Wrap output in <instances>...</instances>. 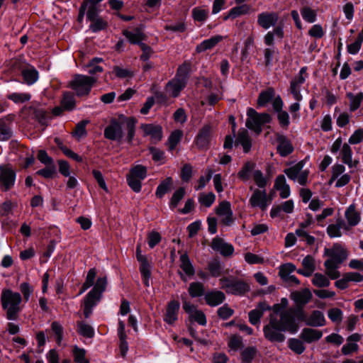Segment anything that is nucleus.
I'll use <instances>...</instances> for the list:
<instances>
[{
	"label": "nucleus",
	"instance_id": "nucleus-44",
	"mask_svg": "<svg viewBox=\"0 0 363 363\" xmlns=\"http://www.w3.org/2000/svg\"><path fill=\"white\" fill-rule=\"evenodd\" d=\"M341 158L342 161L344 164H347L349 167H353V162H352V150L351 147L347 143H344L341 152Z\"/></svg>",
	"mask_w": 363,
	"mask_h": 363
},
{
	"label": "nucleus",
	"instance_id": "nucleus-55",
	"mask_svg": "<svg viewBox=\"0 0 363 363\" xmlns=\"http://www.w3.org/2000/svg\"><path fill=\"white\" fill-rule=\"evenodd\" d=\"M101 297V295H100L99 293L95 292V291H90L84 298V305L94 308L97 305Z\"/></svg>",
	"mask_w": 363,
	"mask_h": 363
},
{
	"label": "nucleus",
	"instance_id": "nucleus-23",
	"mask_svg": "<svg viewBox=\"0 0 363 363\" xmlns=\"http://www.w3.org/2000/svg\"><path fill=\"white\" fill-rule=\"evenodd\" d=\"M179 307L177 301H171L167 305L164 320L168 324H173L177 320Z\"/></svg>",
	"mask_w": 363,
	"mask_h": 363
},
{
	"label": "nucleus",
	"instance_id": "nucleus-39",
	"mask_svg": "<svg viewBox=\"0 0 363 363\" xmlns=\"http://www.w3.org/2000/svg\"><path fill=\"white\" fill-rule=\"evenodd\" d=\"M304 165L305 162L300 161L292 167L285 169L284 172L290 179L296 182L298 176L303 170Z\"/></svg>",
	"mask_w": 363,
	"mask_h": 363
},
{
	"label": "nucleus",
	"instance_id": "nucleus-36",
	"mask_svg": "<svg viewBox=\"0 0 363 363\" xmlns=\"http://www.w3.org/2000/svg\"><path fill=\"white\" fill-rule=\"evenodd\" d=\"M173 184V179L170 177H167L162 181L157 187L155 195L157 197L162 199L167 192L171 190Z\"/></svg>",
	"mask_w": 363,
	"mask_h": 363
},
{
	"label": "nucleus",
	"instance_id": "nucleus-38",
	"mask_svg": "<svg viewBox=\"0 0 363 363\" xmlns=\"http://www.w3.org/2000/svg\"><path fill=\"white\" fill-rule=\"evenodd\" d=\"M347 98L350 101V111L351 112L357 110L363 101V93L359 92L357 94H354L352 92H347L346 94Z\"/></svg>",
	"mask_w": 363,
	"mask_h": 363
},
{
	"label": "nucleus",
	"instance_id": "nucleus-10",
	"mask_svg": "<svg viewBox=\"0 0 363 363\" xmlns=\"http://www.w3.org/2000/svg\"><path fill=\"white\" fill-rule=\"evenodd\" d=\"M104 134L106 139L121 143L124 135L122 123L116 119H112L105 128Z\"/></svg>",
	"mask_w": 363,
	"mask_h": 363
},
{
	"label": "nucleus",
	"instance_id": "nucleus-22",
	"mask_svg": "<svg viewBox=\"0 0 363 363\" xmlns=\"http://www.w3.org/2000/svg\"><path fill=\"white\" fill-rule=\"evenodd\" d=\"M204 298L208 306L215 307L221 304L225 301V295L220 291L212 290L205 294Z\"/></svg>",
	"mask_w": 363,
	"mask_h": 363
},
{
	"label": "nucleus",
	"instance_id": "nucleus-31",
	"mask_svg": "<svg viewBox=\"0 0 363 363\" xmlns=\"http://www.w3.org/2000/svg\"><path fill=\"white\" fill-rule=\"evenodd\" d=\"M223 39L222 35H214L208 39L204 40L200 44H199L196 50L197 52H202L207 50L211 49L215 47L219 42H220Z\"/></svg>",
	"mask_w": 363,
	"mask_h": 363
},
{
	"label": "nucleus",
	"instance_id": "nucleus-2",
	"mask_svg": "<svg viewBox=\"0 0 363 363\" xmlns=\"http://www.w3.org/2000/svg\"><path fill=\"white\" fill-rule=\"evenodd\" d=\"M22 297L18 292L11 290H4L1 293V306L6 311V318L9 320H16L21 311V303Z\"/></svg>",
	"mask_w": 363,
	"mask_h": 363
},
{
	"label": "nucleus",
	"instance_id": "nucleus-29",
	"mask_svg": "<svg viewBox=\"0 0 363 363\" xmlns=\"http://www.w3.org/2000/svg\"><path fill=\"white\" fill-rule=\"evenodd\" d=\"M123 34L130 43L138 44L139 46L141 43H143V40L145 38L144 33L139 28H135L132 30H125L123 32Z\"/></svg>",
	"mask_w": 363,
	"mask_h": 363
},
{
	"label": "nucleus",
	"instance_id": "nucleus-3",
	"mask_svg": "<svg viewBox=\"0 0 363 363\" xmlns=\"http://www.w3.org/2000/svg\"><path fill=\"white\" fill-rule=\"evenodd\" d=\"M279 324L285 330L291 334L298 331V323L296 317L298 320H303L306 318L304 311L301 308H288L280 313Z\"/></svg>",
	"mask_w": 363,
	"mask_h": 363
},
{
	"label": "nucleus",
	"instance_id": "nucleus-52",
	"mask_svg": "<svg viewBox=\"0 0 363 363\" xmlns=\"http://www.w3.org/2000/svg\"><path fill=\"white\" fill-rule=\"evenodd\" d=\"M7 97L16 104H23L30 101L31 95L29 93L14 92L9 94Z\"/></svg>",
	"mask_w": 363,
	"mask_h": 363
},
{
	"label": "nucleus",
	"instance_id": "nucleus-32",
	"mask_svg": "<svg viewBox=\"0 0 363 363\" xmlns=\"http://www.w3.org/2000/svg\"><path fill=\"white\" fill-rule=\"evenodd\" d=\"M21 73L24 82L29 86L35 84L39 78L38 72L33 66L23 69Z\"/></svg>",
	"mask_w": 363,
	"mask_h": 363
},
{
	"label": "nucleus",
	"instance_id": "nucleus-62",
	"mask_svg": "<svg viewBox=\"0 0 363 363\" xmlns=\"http://www.w3.org/2000/svg\"><path fill=\"white\" fill-rule=\"evenodd\" d=\"M252 177L256 185L259 188L264 189L267 186V178L260 170H255L252 173Z\"/></svg>",
	"mask_w": 363,
	"mask_h": 363
},
{
	"label": "nucleus",
	"instance_id": "nucleus-54",
	"mask_svg": "<svg viewBox=\"0 0 363 363\" xmlns=\"http://www.w3.org/2000/svg\"><path fill=\"white\" fill-rule=\"evenodd\" d=\"M301 14L303 19L308 23H312L316 21V12L308 6L302 8L301 9Z\"/></svg>",
	"mask_w": 363,
	"mask_h": 363
},
{
	"label": "nucleus",
	"instance_id": "nucleus-6",
	"mask_svg": "<svg viewBox=\"0 0 363 363\" xmlns=\"http://www.w3.org/2000/svg\"><path fill=\"white\" fill-rule=\"evenodd\" d=\"M97 77L83 74H76L70 82L71 88L78 96L88 95L93 85L96 82Z\"/></svg>",
	"mask_w": 363,
	"mask_h": 363
},
{
	"label": "nucleus",
	"instance_id": "nucleus-15",
	"mask_svg": "<svg viewBox=\"0 0 363 363\" xmlns=\"http://www.w3.org/2000/svg\"><path fill=\"white\" fill-rule=\"evenodd\" d=\"M277 152L281 157H286L294 151V147L291 142L286 136L282 134H277Z\"/></svg>",
	"mask_w": 363,
	"mask_h": 363
},
{
	"label": "nucleus",
	"instance_id": "nucleus-11",
	"mask_svg": "<svg viewBox=\"0 0 363 363\" xmlns=\"http://www.w3.org/2000/svg\"><path fill=\"white\" fill-rule=\"evenodd\" d=\"M284 102L279 95L273 101L272 107L274 111L277 113V119L280 126L286 129L290 124V119L289 113L283 111Z\"/></svg>",
	"mask_w": 363,
	"mask_h": 363
},
{
	"label": "nucleus",
	"instance_id": "nucleus-5",
	"mask_svg": "<svg viewBox=\"0 0 363 363\" xmlns=\"http://www.w3.org/2000/svg\"><path fill=\"white\" fill-rule=\"evenodd\" d=\"M189 67L187 65H182L179 67L176 76L166 85L165 89L171 96L177 97L181 91L186 86L189 77Z\"/></svg>",
	"mask_w": 363,
	"mask_h": 363
},
{
	"label": "nucleus",
	"instance_id": "nucleus-51",
	"mask_svg": "<svg viewBox=\"0 0 363 363\" xmlns=\"http://www.w3.org/2000/svg\"><path fill=\"white\" fill-rule=\"evenodd\" d=\"M216 195L213 192L201 193L199 196V202L206 208H209L214 203Z\"/></svg>",
	"mask_w": 363,
	"mask_h": 363
},
{
	"label": "nucleus",
	"instance_id": "nucleus-33",
	"mask_svg": "<svg viewBox=\"0 0 363 363\" xmlns=\"http://www.w3.org/2000/svg\"><path fill=\"white\" fill-rule=\"evenodd\" d=\"M345 216L350 227L355 226L360 222V213L356 211V208L353 204L349 206L347 208Z\"/></svg>",
	"mask_w": 363,
	"mask_h": 363
},
{
	"label": "nucleus",
	"instance_id": "nucleus-45",
	"mask_svg": "<svg viewBox=\"0 0 363 363\" xmlns=\"http://www.w3.org/2000/svg\"><path fill=\"white\" fill-rule=\"evenodd\" d=\"M249 10L250 7L247 4L233 7L229 11L228 14L224 17V20H228V18H236L241 15L247 13Z\"/></svg>",
	"mask_w": 363,
	"mask_h": 363
},
{
	"label": "nucleus",
	"instance_id": "nucleus-40",
	"mask_svg": "<svg viewBox=\"0 0 363 363\" xmlns=\"http://www.w3.org/2000/svg\"><path fill=\"white\" fill-rule=\"evenodd\" d=\"M207 269L212 277H218L223 272V264L218 259H213L208 262Z\"/></svg>",
	"mask_w": 363,
	"mask_h": 363
},
{
	"label": "nucleus",
	"instance_id": "nucleus-25",
	"mask_svg": "<svg viewBox=\"0 0 363 363\" xmlns=\"http://www.w3.org/2000/svg\"><path fill=\"white\" fill-rule=\"evenodd\" d=\"M211 247L214 250L218 251L223 256H230L234 252L233 245L224 242L220 238H215L213 240Z\"/></svg>",
	"mask_w": 363,
	"mask_h": 363
},
{
	"label": "nucleus",
	"instance_id": "nucleus-60",
	"mask_svg": "<svg viewBox=\"0 0 363 363\" xmlns=\"http://www.w3.org/2000/svg\"><path fill=\"white\" fill-rule=\"evenodd\" d=\"M129 174L143 181L147 176V169L145 167L138 164L130 169Z\"/></svg>",
	"mask_w": 363,
	"mask_h": 363
},
{
	"label": "nucleus",
	"instance_id": "nucleus-9",
	"mask_svg": "<svg viewBox=\"0 0 363 363\" xmlns=\"http://www.w3.org/2000/svg\"><path fill=\"white\" fill-rule=\"evenodd\" d=\"M182 308L188 314L191 322H196L202 326H205L206 325L207 320L204 313L201 310H198L190 301L183 299Z\"/></svg>",
	"mask_w": 363,
	"mask_h": 363
},
{
	"label": "nucleus",
	"instance_id": "nucleus-7",
	"mask_svg": "<svg viewBox=\"0 0 363 363\" xmlns=\"http://www.w3.org/2000/svg\"><path fill=\"white\" fill-rule=\"evenodd\" d=\"M247 116L246 126L257 134L261 133L263 125L269 123L272 121V117L269 113H259L252 108L247 109Z\"/></svg>",
	"mask_w": 363,
	"mask_h": 363
},
{
	"label": "nucleus",
	"instance_id": "nucleus-56",
	"mask_svg": "<svg viewBox=\"0 0 363 363\" xmlns=\"http://www.w3.org/2000/svg\"><path fill=\"white\" fill-rule=\"evenodd\" d=\"M257 352V350L255 347H246L241 353L242 362L250 363L255 358Z\"/></svg>",
	"mask_w": 363,
	"mask_h": 363
},
{
	"label": "nucleus",
	"instance_id": "nucleus-14",
	"mask_svg": "<svg viewBox=\"0 0 363 363\" xmlns=\"http://www.w3.org/2000/svg\"><path fill=\"white\" fill-rule=\"evenodd\" d=\"M16 179V174L13 169L1 167V189L5 191L11 189L14 186Z\"/></svg>",
	"mask_w": 363,
	"mask_h": 363
},
{
	"label": "nucleus",
	"instance_id": "nucleus-42",
	"mask_svg": "<svg viewBox=\"0 0 363 363\" xmlns=\"http://www.w3.org/2000/svg\"><path fill=\"white\" fill-rule=\"evenodd\" d=\"M189 294L191 298L205 296V288L202 283L199 281L192 282L189 284L188 289Z\"/></svg>",
	"mask_w": 363,
	"mask_h": 363
},
{
	"label": "nucleus",
	"instance_id": "nucleus-37",
	"mask_svg": "<svg viewBox=\"0 0 363 363\" xmlns=\"http://www.w3.org/2000/svg\"><path fill=\"white\" fill-rule=\"evenodd\" d=\"M325 319L323 313L320 311H314L307 320V325L313 327H320L325 325Z\"/></svg>",
	"mask_w": 363,
	"mask_h": 363
},
{
	"label": "nucleus",
	"instance_id": "nucleus-63",
	"mask_svg": "<svg viewBox=\"0 0 363 363\" xmlns=\"http://www.w3.org/2000/svg\"><path fill=\"white\" fill-rule=\"evenodd\" d=\"M107 23L104 19L99 17L91 21L89 28L92 32L96 33L105 29Z\"/></svg>",
	"mask_w": 363,
	"mask_h": 363
},
{
	"label": "nucleus",
	"instance_id": "nucleus-59",
	"mask_svg": "<svg viewBox=\"0 0 363 363\" xmlns=\"http://www.w3.org/2000/svg\"><path fill=\"white\" fill-rule=\"evenodd\" d=\"M74 106L75 101L73 95L70 93H65L61 101V106L65 110L71 111L74 108Z\"/></svg>",
	"mask_w": 363,
	"mask_h": 363
},
{
	"label": "nucleus",
	"instance_id": "nucleus-64",
	"mask_svg": "<svg viewBox=\"0 0 363 363\" xmlns=\"http://www.w3.org/2000/svg\"><path fill=\"white\" fill-rule=\"evenodd\" d=\"M142 180L138 178H135L130 174L127 176V182L128 186L131 188V189L138 193L141 191L142 189Z\"/></svg>",
	"mask_w": 363,
	"mask_h": 363
},
{
	"label": "nucleus",
	"instance_id": "nucleus-46",
	"mask_svg": "<svg viewBox=\"0 0 363 363\" xmlns=\"http://www.w3.org/2000/svg\"><path fill=\"white\" fill-rule=\"evenodd\" d=\"M255 164L252 162H245L238 173V177L243 182L247 181L252 174Z\"/></svg>",
	"mask_w": 363,
	"mask_h": 363
},
{
	"label": "nucleus",
	"instance_id": "nucleus-58",
	"mask_svg": "<svg viewBox=\"0 0 363 363\" xmlns=\"http://www.w3.org/2000/svg\"><path fill=\"white\" fill-rule=\"evenodd\" d=\"M296 235L302 240L305 241L307 245H312L314 244L315 239L313 236L310 235L306 229L298 228L296 230Z\"/></svg>",
	"mask_w": 363,
	"mask_h": 363
},
{
	"label": "nucleus",
	"instance_id": "nucleus-35",
	"mask_svg": "<svg viewBox=\"0 0 363 363\" xmlns=\"http://www.w3.org/2000/svg\"><path fill=\"white\" fill-rule=\"evenodd\" d=\"M322 335L321 331L312 328H304L301 333V339L308 343L318 340Z\"/></svg>",
	"mask_w": 363,
	"mask_h": 363
},
{
	"label": "nucleus",
	"instance_id": "nucleus-20",
	"mask_svg": "<svg viewBox=\"0 0 363 363\" xmlns=\"http://www.w3.org/2000/svg\"><path fill=\"white\" fill-rule=\"evenodd\" d=\"M270 310V306L266 302H260L257 306L248 313L249 321L252 325H256L260 323V319L264 311Z\"/></svg>",
	"mask_w": 363,
	"mask_h": 363
},
{
	"label": "nucleus",
	"instance_id": "nucleus-18",
	"mask_svg": "<svg viewBox=\"0 0 363 363\" xmlns=\"http://www.w3.org/2000/svg\"><path fill=\"white\" fill-rule=\"evenodd\" d=\"M278 15L275 12H262L257 16L258 25L264 29H269L276 25Z\"/></svg>",
	"mask_w": 363,
	"mask_h": 363
},
{
	"label": "nucleus",
	"instance_id": "nucleus-43",
	"mask_svg": "<svg viewBox=\"0 0 363 363\" xmlns=\"http://www.w3.org/2000/svg\"><path fill=\"white\" fill-rule=\"evenodd\" d=\"M13 119V116H8L1 119V140H6L11 138L13 132L7 123L11 122Z\"/></svg>",
	"mask_w": 363,
	"mask_h": 363
},
{
	"label": "nucleus",
	"instance_id": "nucleus-61",
	"mask_svg": "<svg viewBox=\"0 0 363 363\" xmlns=\"http://www.w3.org/2000/svg\"><path fill=\"white\" fill-rule=\"evenodd\" d=\"M289 347L296 354H302L305 350L303 342L296 338H291L289 340Z\"/></svg>",
	"mask_w": 363,
	"mask_h": 363
},
{
	"label": "nucleus",
	"instance_id": "nucleus-1",
	"mask_svg": "<svg viewBox=\"0 0 363 363\" xmlns=\"http://www.w3.org/2000/svg\"><path fill=\"white\" fill-rule=\"evenodd\" d=\"M324 254L328 257V259L324 262L327 275L331 279L339 278L340 274L337 269L347 259L348 255L347 251L340 245L335 244L330 248H325Z\"/></svg>",
	"mask_w": 363,
	"mask_h": 363
},
{
	"label": "nucleus",
	"instance_id": "nucleus-4",
	"mask_svg": "<svg viewBox=\"0 0 363 363\" xmlns=\"http://www.w3.org/2000/svg\"><path fill=\"white\" fill-rule=\"evenodd\" d=\"M220 289L227 294L235 296H243L250 290V284L245 280L230 276L219 279Z\"/></svg>",
	"mask_w": 363,
	"mask_h": 363
},
{
	"label": "nucleus",
	"instance_id": "nucleus-12",
	"mask_svg": "<svg viewBox=\"0 0 363 363\" xmlns=\"http://www.w3.org/2000/svg\"><path fill=\"white\" fill-rule=\"evenodd\" d=\"M270 203L271 199L267 197L264 189H255L250 199V203L252 207H259L262 210H265Z\"/></svg>",
	"mask_w": 363,
	"mask_h": 363
},
{
	"label": "nucleus",
	"instance_id": "nucleus-53",
	"mask_svg": "<svg viewBox=\"0 0 363 363\" xmlns=\"http://www.w3.org/2000/svg\"><path fill=\"white\" fill-rule=\"evenodd\" d=\"M183 132L180 130L173 131L168 138L169 149L172 151L181 140Z\"/></svg>",
	"mask_w": 363,
	"mask_h": 363
},
{
	"label": "nucleus",
	"instance_id": "nucleus-21",
	"mask_svg": "<svg viewBox=\"0 0 363 363\" xmlns=\"http://www.w3.org/2000/svg\"><path fill=\"white\" fill-rule=\"evenodd\" d=\"M179 267L184 272L185 275L179 272L180 277L184 281H186V277H192L195 274V269L186 253L182 254L179 258Z\"/></svg>",
	"mask_w": 363,
	"mask_h": 363
},
{
	"label": "nucleus",
	"instance_id": "nucleus-13",
	"mask_svg": "<svg viewBox=\"0 0 363 363\" xmlns=\"http://www.w3.org/2000/svg\"><path fill=\"white\" fill-rule=\"evenodd\" d=\"M141 129L144 133V136H150L153 143H157L162 138V128L159 125L142 124Z\"/></svg>",
	"mask_w": 363,
	"mask_h": 363
},
{
	"label": "nucleus",
	"instance_id": "nucleus-28",
	"mask_svg": "<svg viewBox=\"0 0 363 363\" xmlns=\"http://www.w3.org/2000/svg\"><path fill=\"white\" fill-rule=\"evenodd\" d=\"M102 62V58L94 57L84 66V69L91 75L90 77H96L99 74H101L104 71L103 67L99 65Z\"/></svg>",
	"mask_w": 363,
	"mask_h": 363
},
{
	"label": "nucleus",
	"instance_id": "nucleus-8",
	"mask_svg": "<svg viewBox=\"0 0 363 363\" xmlns=\"http://www.w3.org/2000/svg\"><path fill=\"white\" fill-rule=\"evenodd\" d=\"M284 332L278 320L273 317L270 318L269 323L263 328L264 337L272 342H283L286 339Z\"/></svg>",
	"mask_w": 363,
	"mask_h": 363
},
{
	"label": "nucleus",
	"instance_id": "nucleus-41",
	"mask_svg": "<svg viewBox=\"0 0 363 363\" xmlns=\"http://www.w3.org/2000/svg\"><path fill=\"white\" fill-rule=\"evenodd\" d=\"M78 333L87 338H91L94 336V329L89 324L84 321H78L77 323Z\"/></svg>",
	"mask_w": 363,
	"mask_h": 363
},
{
	"label": "nucleus",
	"instance_id": "nucleus-19",
	"mask_svg": "<svg viewBox=\"0 0 363 363\" xmlns=\"http://www.w3.org/2000/svg\"><path fill=\"white\" fill-rule=\"evenodd\" d=\"M211 126L205 125L199 132L196 137L195 143L199 148L203 149L207 147L209 145L211 138Z\"/></svg>",
	"mask_w": 363,
	"mask_h": 363
},
{
	"label": "nucleus",
	"instance_id": "nucleus-24",
	"mask_svg": "<svg viewBox=\"0 0 363 363\" xmlns=\"http://www.w3.org/2000/svg\"><path fill=\"white\" fill-rule=\"evenodd\" d=\"M306 81L304 77H294L290 82L289 91L293 99L296 101H301L303 96L301 94V87Z\"/></svg>",
	"mask_w": 363,
	"mask_h": 363
},
{
	"label": "nucleus",
	"instance_id": "nucleus-49",
	"mask_svg": "<svg viewBox=\"0 0 363 363\" xmlns=\"http://www.w3.org/2000/svg\"><path fill=\"white\" fill-rule=\"evenodd\" d=\"M74 361L76 363H89V360L86 358V350L83 348L74 345L72 350Z\"/></svg>",
	"mask_w": 363,
	"mask_h": 363
},
{
	"label": "nucleus",
	"instance_id": "nucleus-48",
	"mask_svg": "<svg viewBox=\"0 0 363 363\" xmlns=\"http://www.w3.org/2000/svg\"><path fill=\"white\" fill-rule=\"evenodd\" d=\"M33 113L34 115V117L42 125H47L48 121L50 120H51V116H50V113L46 112L42 108H33Z\"/></svg>",
	"mask_w": 363,
	"mask_h": 363
},
{
	"label": "nucleus",
	"instance_id": "nucleus-26",
	"mask_svg": "<svg viewBox=\"0 0 363 363\" xmlns=\"http://www.w3.org/2000/svg\"><path fill=\"white\" fill-rule=\"evenodd\" d=\"M274 188L279 191V196L281 199H286L290 196V186L286 183L285 176L283 174L277 177L274 184Z\"/></svg>",
	"mask_w": 363,
	"mask_h": 363
},
{
	"label": "nucleus",
	"instance_id": "nucleus-17",
	"mask_svg": "<svg viewBox=\"0 0 363 363\" xmlns=\"http://www.w3.org/2000/svg\"><path fill=\"white\" fill-rule=\"evenodd\" d=\"M216 213L221 218L222 222L226 225H230L233 220L231 206L228 201L220 202L216 208Z\"/></svg>",
	"mask_w": 363,
	"mask_h": 363
},
{
	"label": "nucleus",
	"instance_id": "nucleus-34",
	"mask_svg": "<svg viewBox=\"0 0 363 363\" xmlns=\"http://www.w3.org/2000/svg\"><path fill=\"white\" fill-rule=\"evenodd\" d=\"M209 16V9L206 6H196L191 10V16L194 21L204 23Z\"/></svg>",
	"mask_w": 363,
	"mask_h": 363
},
{
	"label": "nucleus",
	"instance_id": "nucleus-27",
	"mask_svg": "<svg viewBox=\"0 0 363 363\" xmlns=\"http://www.w3.org/2000/svg\"><path fill=\"white\" fill-rule=\"evenodd\" d=\"M277 96L274 89L268 87L259 93L257 101V106L259 107H264L271 101L273 104V101H274Z\"/></svg>",
	"mask_w": 363,
	"mask_h": 363
},
{
	"label": "nucleus",
	"instance_id": "nucleus-16",
	"mask_svg": "<svg viewBox=\"0 0 363 363\" xmlns=\"http://www.w3.org/2000/svg\"><path fill=\"white\" fill-rule=\"evenodd\" d=\"M291 298L296 304L297 308L303 309V307L312 298V294L308 289H303L301 290L292 292L291 294Z\"/></svg>",
	"mask_w": 363,
	"mask_h": 363
},
{
	"label": "nucleus",
	"instance_id": "nucleus-30",
	"mask_svg": "<svg viewBox=\"0 0 363 363\" xmlns=\"http://www.w3.org/2000/svg\"><path fill=\"white\" fill-rule=\"evenodd\" d=\"M235 145H240L243 147V150L245 152H248L252 147L251 139L249 136L248 132L247 130H240L238 132V136L235 141Z\"/></svg>",
	"mask_w": 363,
	"mask_h": 363
},
{
	"label": "nucleus",
	"instance_id": "nucleus-50",
	"mask_svg": "<svg viewBox=\"0 0 363 363\" xmlns=\"http://www.w3.org/2000/svg\"><path fill=\"white\" fill-rule=\"evenodd\" d=\"M185 193L184 187H179L174 192L169 201V207L171 209H174L178 206L179 201L184 198Z\"/></svg>",
	"mask_w": 363,
	"mask_h": 363
},
{
	"label": "nucleus",
	"instance_id": "nucleus-57",
	"mask_svg": "<svg viewBox=\"0 0 363 363\" xmlns=\"http://www.w3.org/2000/svg\"><path fill=\"white\" fill-rule=\"evenodd\" d=\"M51 330L55 335L57 345H60L63 339V327L60 323L54 321L51 324Z\"/></svg>",
	"mask_w": 363,
	"mask_h": 363
},
{
	"label": "nucleus",
	"instance_id": "nucleus-47",
	"mask_svg": "<svg viewBox=\"0 0 363 363\" xmlns=\"http://www.w3.org/2000/svg\"><path fill=\"white\" fill-rule=\"evenodd\" d=\"M312 284L319 288L328 287L330 284V281L328 278L320 273H315L313 274L311 279Z\"/></svg>",
	"mask_w": 363,
	"mask_h": 363
}]
</instances>
